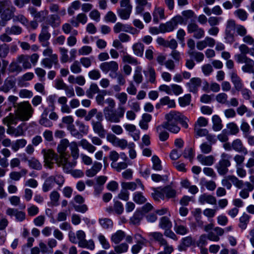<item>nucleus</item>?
<instances>
[{
  "label": "nucleus",
  "instance_id": "nucleus-1",
  "mask_svg": "<svg viewBox=\"0 0 254 254\" xmlns=\"http://www.w3.org/2000/svg\"><path fill=\"white\" fill-rule=\"evenodd\" d=\"M94 116L96 120H93L91 121L93 130L99 137L104 138L106 135V130L102 123L103 115L101 112L98 111L96 108L92 109L88 112V116L86 117L85 121H89Z\"/></svg>",
  "mask_w": 254,
  "mask_h": 254
},
{
  "label": "nucleus",
  "instance_id": "nucleus-2",
  "mask_svg": "<svg viewBox=\"0 0 254 254\" xmlns=\"http://www.w3.org/2000/svg\"><path fill=\"white\" fill-rule=\"evenodd\" d=\"M42 153L44 156V166L46 167L52 169L54 165L53 161L55 160L57 166L62 167L64 172L66 173L69 172L68 169L64 168V164L62 162L60 156L55 153L53 150L43 149L42 150Z\"/></svg>",
  "mask_w": 254,
  "mask_h": 254
},
{
  "label": "nucleus",
  "instance_id": "nucleus-3",
  "mask_svg": "<svg viewBox=\"0 0 254 254\" xmlns=\"http://www.w3.org/2000/svg\"><path fill=\"white\" fill-rule=\"evenodd\" d=\"M70 142L67 139H63L60 141V143L57 147L58 151L59 153V156L61 157L62 162L64 164V168L68 169L70 171L71 169L75 166V164L70 162L68 159L70 157L65 151L67 147H69Z\"/></svg>",
  "mask_w": 254,
  "mask_h": 254
},
{
  "label": "nucleus",
  "instance_id": "nucleus-4",
  "mask_svg": "<svg viewBox=\"0 0 254 254\" xmlns=\"http://www.w3.org/2000/svg\"><path fill=\"white\" fill-rule=\"evenodd\" d=\"M33 112L34 110L30 103L24 101L17 104L15 115L19 120L27 121L32 116Z\"/></svg>",
  "mask_w": 254,
  "mask_h": 254
},
{
  "label": "nucleus",
  "instance_id": "nucleus-5",
  "mask_svg": "<svg viewBox=\"0 0 254 254\" xmlns=\"http://www.w3.org/2000/svg\"><path fill=\"white\" fill-rule=\"evenodd\" d=\"M65 182L64 177L61 174H55L49 176L46 178L42 186V190L44 192H48L51 190L54 186V183L58 185L61 188Z\"/></svg>",
  "mask_w": 254,
  "mask_h": 254
},
{
  "label": "nucleus",
  "instance_id": "nucleus-6",
  "mask_svg": "<svg viewBox=\"0 0 254 254\" xmlns=\"http://www.w3.org/2000/svg\"><path fill=\"white\" fill-rule=\"evenodd\" d=\"M125 112V108L123 106H119L117 111L109 110L108 107L104 109L106 120L109 122L118 123L122 118Z\"/></svg>",
  "mask_w": 254,
  "mask_h": 254
},
{
  "label": "nucleus",
  "instance_id": "nucleus-7",
  "mask_svg": "<svg viewBox=\"0 0 254 254\" xmlns=\"http://www.w3.org/2000/svg\"><path fill=\"white\" fill-rule=\"evenodd\" d=\"M231 156L223 153L221 155V159L216 165L218 173L221 176L225 175L228 172V167L231 165L230 159Z\"/></svg>",
  "mask_w": 254,
  "mask_h": 254
},
{
  "label": "nucleus",
  "instance_id": "nucleus-8",
  "mask_svg": "<svg viewBox=\"0 0 254 254\" xmlns=\"http://www.w3.org/2000/svg\"><path fill=\"white\" fill-rule=\"evenodd\" d=\"M183 18L182 16H176L170 21L165 23L160 24V28L162 33L173 31L177 26L179 23H182Z\"/></svg>",
  "mask_w": 254,
  "mask_h": 254
},
{
  "label": "nucleus",
  "instance_id": "nucleus-9",
  "mask_svg": "<svg viewBox=\"0 0 254 254\" xmlns=\"http://www.w3.org/2000/svg\"><path fill=\"white\" fill-rule=\"evenodd\" d=\"M237 24L236 21L232 19H228L226 24V28L225 30V39L229 43L232 44L235 41L234 31Z\"/></svg>",
  "mask_w": 254,
  "mask_h": 254
},
{
  "label": "nucleus",
  "instance_id": "nucleus-10",
  "mask_svg": "<svg viewBox=\"0 0 254 254\" xmlns=\"http://www.w3.org/2000/svg\"><path fill=\"white\" fill-rule=\"evenodd\" d=\"M100 68L105 73H109V76L111 78H115L113 73H116L119 70V64L114 61L105 62L100 64Z\"/></svg>",
  "mask_w": 254,
  "mask_h": 254
},
{
  "label": "nucleus",
  "instance_id": "nucleus-11",
  "mask_svg": "<svg viewBox=\"0 0 254 254\" xmlns=\"http://www.w3.org/2000/svg\"><path fill=\"white\" fill-rule=\"evenodd\" d=\"M3 3L6 8L4 9L1 13V18L2 20L7 21L13 19L16 8L12 5L10 0H4Z\"/></svg>",
  "mask_w": 254,
  "mask_h": 254
},
{
  "label": "nucleus",
  "instance_id": "nucleus-12",
  "mask_svg": "<svg viewBox=\"0 0 254 254\" xmlns=\"http://www.w3.org/2000/svg\"><path fill=\"white\" fill-rule=\"evenodd\" d=\"M230 182L238 189H241L244 185L243 181L240 180L234 175H229L225 177L222 180V185L227 189H230L232 187V184Z\"/></svg>",
  "mask_w": 254,
  "mask_h": 254
},
{
  "label": "nucleus",
  "instance_id": "nucleus-13",
  "mask_svg": "<svg viewBox=\"0 0 254 254\" xmlns=\"http://www.w3.org/2000/svg\"><path fill=\"white\" fill-rule=\"evenodd\" d=\"M187 31L189 33H193V37L197 39L203 38L204 36V30L195 22H190L187 26Z\"/></svg>",
  "mask_w": 254,
  "mask_h": 254
},
{
  "label": "nucleus",
  "instance_id": "nucleus-14",
  "mask_svg": "<svg viewBox=\"0 0 254 254\" xmlns=\"http://www.w3.org/2000/svg\"><path fill=\"white\" fill-rule=\"evenodd\" d=\"M51 37V34L48 31V26L43 25L39 35V41L43 47H47L50 43L48 40Z\"/></svg>",
  "mask_w": 254,
  "mask_h": 254
},
{
  "label": "nucleus",
  "instance_id": "nucleus-15",
  "mask_svg": "<svg viewBox=\"0 0 254 254\" xmlns=\"http://www.w3.org/2000/svg\"><path fill=\"white\" fill-rule=\"evenodd\" d=\"M28 11L32 16L36 20L40 22L44 21L48 14V11L46 10L37 11L34 7H29Z\"/></svg>",
  "mask_w": 254,
  "mask_h": 254
},
{
  "label": "nucleus",
  "instance_id": "nucleus-16",
  "mask_svg": "<svg viewBox=\"0 0 254 254\" xmlns=\"http://www.w3.org/2000/svg\"><path fill=\"white\" fill-rule=\"evenodd\" d=\"M6 215L12 217L14 216L17 221L22 222L25 219L26 215L25 212L19 211L17 209L8 208L6 210Z\"/></svg>",
  "mask_w": 254,
  "mask_h": 254
},
{
  "label": "nucleus",
  "instance_id": "nucleus-17",
  "mask_svg": "<svg viewBox=\"0 0 254 254\" xmlns=\"http://www.w3.org/2000/svg\"><path fill=\"white\" fill-rule=\"evenodd\" d=\"M15 80L11 77H7L3 82L2 85L0 86V91L4 93H8L10 90L15 87Z\"/></svg>",
  "mask_w": 254,
  "mask_h": 254
},
{
  "label": "nucleus",
  "instance_id": "nucleus-18",
  "mask_svg": "<svg viewBox=\"0 0 254 254\" xmlns=\"http://www.w3.org/2000/svg\"><path fill=\"white\" fill-rule=\"evenodd\" d=\"M198 202L201 204L208 203L211 205L216 204V198L213 195L206 193L199 195L198 199Z\"/></svg>",
  "mask_w": 254,
  "mask_h": 254
},
{
  "label": "nucleus",
  "instance_id": "nucleus-19",
  "mask_svg": "<svg viewBox=\"0 0 254 254\" xmlns=\"http://www.w3.org/2000/svg\"><path fill=\"white\" fill-rule=\"evenodd\" d=\"M198 161L202 165L210 166L213 165L215 159L213 155L205 156L203 154H198L197 156Z\"/></svg>",
  "mask_w": 254,
  "mask_h": 254
},
{
  "label": "nucleus",
  "instance_id": "nucleus-20",
  "mask_svg": "<svg viewBox=\"0 0 254 254\" xmlns=\"http://www.w3.org/2000/svg\"><path fill=\"white\" fill-rule=\"evenodd\" d=\"M201 84V80L198 77H193L187 83L186 85L190 92L196 93Z\"/></svg>",
  "mask_w": 254,
  "mask_h": 254
},
{
  "label": "nucleus",
  "instance_id": "nucleus-21",
  "mask_svg": "<svg viewBox=\"0 0 254 254\" xmlns=\"http://www.w3.org/2000/svg\"><path fill=\"white\" fill-rule=\"evenodd\" d=\"M166 122L169 123H177L179 120L183 118V115L181 113L176 111H172L170 113L165 115Z\"/></svg>",
  "mask_w": 254,
  "mask_h": 254
},
{
  "label": "nucleus",
  "instance_id": "nucleus-22",
  "mask_svg": "<svg viewBox=\"0 0 254 254\" xmlns=\"http://www.w3.org/2000/svg\"><path fill=\"white\" fill-rule=\"evenodd\" d=\"M30 57L28 55H20L16 58L17 63L22 64V67L25 69H30L32 64L29 61Z\"/></svg>",
  "mask_w": 254,
  "mask_h": 254
},
{
  "label": "nucleus",
  "instance_id": "nucleus-23",
  "mask_svg": "<svg viewBox=\"0 0 254 254\" xmlns=\"http://www.w3.org/2000/svg\"><path fill=\"white\" fill-rule=\"evenodd\" d=\"M7 134L17 137L24 135V131L22 125H19L16 127H9L6 130Z\"/></svg>",
  "mask_w": 254,
  "mask_h": 254
},
{
  "label": "nucleus",
  "instance_id": "nucleus-24",
  "mask_svg": "<svg viewBox=\"0 0 254 254\" xmlns=\"http://www.w3.org/2000/svg\"><path fill=\"white\" fill-rule=\"evenodd\" d=\"M148 236L150 241L157 242L160 246L166 241L163 234L159 232H150L148 234Z\"/></svg>",
  "mask_w": 254,
  "mask_h": 254
},
{
  "label": "nucleus",
  "instance_id": "nucleus-25",
  "mask_svg": "<svg viewBox=\"0 0 254 254\" xmlns=\"http://www.w3.org/2000/svg\"><path fill=\"white\" fill-rule=\"evenodd\" d=\"M58 55H54L52 57L43 59L41 61V64L45 67L51 68L53 65H57L58 64Z\"/></svg>",
  "mask_w": 254,
  "mask_h": 254
},
{
  "label": "nucleus",
  "instance_id": "nucleus-26",
  "mask_svg": "<svg viewBox=\"0 0 254 254\" xmlns=\"http://www.w3.org/2000/svg\"><path fill=\"white\" fill-rule=\"evenodd\" d=\"M230 75L231 81L234 84L235 88L237 91H240L243 86L241 79L234 71L231 72Z\"/></svg>",
  "mask_w": 254,
  "mask_h": 254
},
{
  "label": "nucleus",
  "instance_id": "nucleus-27",
  "mask_svg": "<svg viewBox=\"0 0 254 254\" xmlns=\"http://www.w3.org/2000/svg\"><path fill=\"white\" fill-rule=\"evenodd\" d=\"M232 149L235 151L243 153L244 155L248 154V150L247 148L243 146L242 141L240 139H236L234 140L232 143Z\"/></svg>",
  "mask_w": 254,
  "mask_h": 254
},
{
  "label": "nucleus",
  "instance_id": "nucleus-28",
  "mask_svg": "<svg viewBox=\"0 0 254 254\" xmlns=\"http://www.w3.org/2000/svg\"><path fill=\"white\" fill-rule=\"evenodd\" d=\"M102 167V165L101 163L95 162L91 169L86 171L85 174L89 177H94L100 170H101Z\"/></svg>",
  "mask_w": 254,
  "mask_h": 254
},
{
  "label": "nucleus",
  "instance_id": "nucleus-29",
  "mask_svg": "<svg viewBox=\"0 0 254 254\" xmlns=\"http://www.w3.org/2000/svg\"><path fill=\"white\" fill-rule=\"evenodd\" d=\"M152 15L153 21L157 23L160 19H162L165 18L164 10L161 7H155Z\"/></svg>",
  "mask_w": 254,
  "mask_h": 254
},
{
  "label": "nucleus",
  "instance_id": "nucleus-30",
  "mask_svg": "<svg viewBox=\"0 0 254 254\" xmlns=\"http://www.w3.org/2000/svg\"><path fill=\"white\" fill-rule=\"evenodd\" d=\"M83 149L87 150L89 153H93L96 150V147L86 139H82L78 143Z\"/></svg>",
  "mask_w": 254,
  "mask_h": 254
},
{
  "label": "nucleus",
  "instance_id": "nucleus-31",
  "mask_svg": "<svg viewBox=\"0 0 254 254\" xmlns=\"http://www.w3.org/2000/svg\"><path fill=\"white\" fill-rule=\"evenodd\" d=\"M69 147L70 150L71 156L73 160H76L79 156V150L77 143L75 141L71 142Z\"/></svg>",
  "mask_w": 254,
  "mask_h": 254
},
{
  "label": "nucleus",
  "instance_id": "nucleus-32",
  "mask_svg": "<svg viewBox=\"0 0 254 254\" xmlns=\"http://www.w3.org/2000/svg\"><path fill=\"white\" fill-rule=\"evenodd\" d=\"M151 118L152 117L150 114H144L139 124L140 128L144 130L147 129L148 128V123L150 122Z\"/></svg>",
  "mask_w": 254,
  "mask_h": 254
},
{
  "label": "nucleus",
  "instance_id": "nucleus-33",
  "mask_svg": "<svg viewBox=\"0 0 254 254\" xmlns=\"http://www.w3.org/2000/svg\"><path fill=\"white\" fill-rule=\"evenodd\" d=\"M125 236L126 235L124 231L118 230L112 235L111 240L115 244H118L125 238Z\"/></svg>",
  "mask_w": 254,
  "mask_h": 254
},
{
  "label": "nucleus",
  "instance_id": "nucleus-34",
  "mask_svg": "<svg viewBox=\"0 0 254 254\" xmlns=\"http://www.w3.org/2000/svg\"><path fill=\"white\" fill-rule=\"evenodd\" d=\"M165 127L162 124L156 127V131L159 134V138L162 141H166L169 137V133L164 130Z\"/></svg>",
  "mask_w": 254,
  "mask_h": 254
},
{
  "label": "nucleus",
  "instance_id": "nucleus-35",
  "mask_svg": "<svg viewBox=\"0 0 254 254\" xmlns=\"http://www.w3.org/2000/svg\"><path fill=\"white\" fill-rule=\"evenodd\" d=\"M27 144V141L24 139H17L12 142L11 145V149L14 151H17L20 148H23Z\"/></svg>",
  "mask_w": 254,
  "mask_h": 254
},
{
  "label": "nucleus",
  "instance_id": "nucleus-36",
  "mask_svg": "<svg viewBox=\"0 0 254 254\" xmlns=\"http://www.w3.org/2000/svg\"><path fill=\"white\" fill-rule=\"evenodd\" d=\"M100 92V90L97 84L95 83H92L90 84L89 89L86 91V95L89 98H92L94 95Z\"/></svg>",
  "mask_w": 254,
  "mask_h": 254
},
{
  "label": "nucleus",
  "instance_id": "nucleus-37",
  "mask_svg": "<svg viewBox=\"0 0 254 254\" xmlns=\"http://www.w3.org/2000/svg\"><path fill=\"white\" fill-rule=\"evenodd\" d=\"M166 129L174 133H177L180 130V127L177 125V123L164 122L162 124Z\"/></svg>",
  "mask_w": 254,
  "mask_h": 254
},
{
  "label": "nucleus",
  "instance_id": "nucleus-38",
  "mask_svg": "<svg viewBox=\"0 0 254 254\" xmlns=\"http://www.w3.org/2000/svg\"><path fill=\"white\" fill-rule=\"evenodd\" d=\"M132 9L118 8L117 12L121 19L127 20L129 18Z\"/></svg>",
  "mask_w": 254,
  "mask_h": 254
},
{
  "label": "nucleus",
  "instance_id": "nucleus-39",
  "mask_svg": "<svg viewBox=\"0 0 254 254\" xmlns=\"http://www.w3.org/2000/svg\"><path fill=\"white\" fill-rule=\"evenodd\" d=\"M159 226L160 228L165 230L167 229H171L172 224L169 218L166 216H163L161 217L160 220Z\"/></svg>",
  "mask_w": 254,
  "mask_h": 254
},
{
  "label": "nucleus",
  "instance_id": "nucleus-40",
  "mask_svg": "<svg viewBox=\"0 0 254 254\" xmlns=\"http://www.w3.org/2000/svg\"><path fill=\"white\" fill-rule=\"evenodd\" d=\"M78 244L81 248H87L90 250H93L95 248L94 243L92 240L87 241L85 238L82 241H78Z\"/></svg>",
  "mask_w": 254,
  "mask_h": 254
},
{
  "label": "nucleus",
  "instance_id": "nucleus-41",
  "mask_svg": "<svg viewBox=\"0 0 254 254\" xmlns=\"http://www.w3.org/2000/svg\"><path fill=\"white\" fill-rule=\"evenodd\" d=\"M213 123V129L215 131L220 130L223 127L222 121L217 115H214L212 118Z\"/></svg>",
  "mask_w": 254,
  "mask_h": 254
},
{
  "label": "nucleus",
  "instance_id": "nucleus-42",
  "mask_svg": "<svg viewBox=\"0 0 254 254\" xmlns=\"http://www.w3.org/2000/svg\"><path fill=\"white\" fill-rule=\"evenodd\" d=\"M174 230L177 234L181 235H186L189 232V229L187 226L177 223L175 224Z\"/></svg>",
  "mask_w": 254,
  "mask_h": 254
},
{
  "label": "nucleus",
  "instance_id": "nucleus-43",
  "mask_svg": "<svg viewBox=\"0 0 254 254\" xmlns=\"http://www.w3.org/2000/svg\"><path fill=\"white\" fill-rule=\"evenodd\" d=\"M132 50L135 55L141 57L144 52V45L141 43H136L133 45Z\"/></svg>",
  "mask_w": 254,
  "mask_h": 254
},
{
  "label": "nucleus",
  "instance_id": "nucleus-44",
  "mask_svg": "<svg viewBox=\"0 0 254 254\" xmlns=\"http://www.w3.org/2000/svg\"><path fill=\"white\" fill-rule=\"evenodd\" d=\"M49 24L54 27H58L61 23V18L58 14H52L49 19Z\"/></svg>",
  "mask_w": 254,
  "mask_h": 254
},
{
  "label": "nucleus",
  "instance_id": "nucleus-45",
  "mask_svg": "<svg viewBox=\"0 0 254 254\" xmlns=\"http://www.w3.org/2000/svg\"><path fill=\"white\" fill-rule=\"evenodd\" d=\"M128 30V25H125L121 22H117L113 27V30L115 33H119L121 31L128 32H129Z\"/></svg>",
  "mask_w": 254,
  "mask_h": 254
},
{
  "label": "nucleus",
  "instance_id": "nucleus-46",
  "mask_svg": "<svg viewBox=\"0 0 254 254\" xmlns=\"http://www.w3.org/2000/svg\"><path fill=\"white\" fill-rule=\"evenodd\" d=\"M160 104L162 106L166 105L169 108L175 107L176 104L174 100L171 99L168 96H165L160 99Z\"/></svg>",
  "mask_w": 254,
  "mask_h": 254
},
{
  "label": "nucleus",
  "instance_id": "nucleus-47",
  "mask_svg": "<svg viewBox=\"0 0 254 254\" xmlns=\"http://www.w3.org/2000/svg\"><path fill=\"white\" fill-rule=\"evenodd\" d=\"M28 163L29 166L32 169L40 170L42 168V164L40 161L35 158H31L28 160Z\"/></svg>",
  "mask_w": 254,
  "mask_h": 254
},
{
  "label": "nucleus",
  "instance_id": "nucleus-48",
  "mask_svg": "<svg viewBox=\"0 0 254 254\" xmlns=\"http://www.w3.org/2000/svg\"><path fill=\"white\" fill-rule=\"evenodd\" d=\"M22 32V28L17 25H13L5 29V32L9 35H19Z\"/></svg>",
  "mask_w": 254,
  "mask_h": 254
},
{
  "label": "nucleus",
  "instance_id": "nucleus-49",
  "mask_svg": "<svg viewBox=\"0 0 254 254\" xmlns=\"http://www.w3.org/2000/svg\"><path fill=\"white\" fill-rule=\"evenodd\" d=\"M228 95L224 93H220L218 94L215 97L216 101L222 105H228L229 101L228 100Z\"/></svg>",
  "mask_w": 254,
  "mask_h": 254
},
{
  "label": "nucleus",
  "instance_id": "nucleus-50",
  "mask_svg": "<svg viewBox=\"0 0 254 254\" xmlns=\"http://www.w3.org/2000/svg\"><path fill=\"white\" fill-rule=\"evenodd\" d=\"M142 68L140 66H137L134 71L133 80L137 84H140L143 80V76L141 73Z\"/></svg>",
  "mask_w": 254,
  "mask_h": 254
},
{
  "label": "nucleus",
  "instance_id": "nucleus-51",
  "mask_svg": "<svg viewBox=\"0 0 254 254\" xmlns=\"http://www.w3.org/2000/svg\"><path fill=\"white\" fill-rule=\"evenodd\" d=\"M17 118L16 116H14L12 114H10L8 116L4 118L3 120V123L5 125H6L8 127H10L11 125H16L17 124Z\"/></svg>",
  "mask_w": 254,
  "mask_h": 254
},
{
  "label": "nucleus",
  "instance_id": "nucleus-52",
  "mask_svg": "<svg viewBox=\"0 0 254 254\" xmlns=\"http://www.w3.org/2000/svg\"><path fill=\"white\" fill-rule=\"evenodd\" d=\"M122 57L123 63H128L134 65H137L138 64L137 60L127 53H125Z\"/></svg>",
  "mask_w": 254,
  "mask_h": 254
},
{
  "label": "nucleus",
  "instance_id": "nucleus-53",
  "mask_svg": "<svg viewBox=\"0 0 254 254\" xmlns=\"http://www.w3.org/2000/svg\"><path fill=\"white\" fill-rule=\"evenodd\" d=\"M133 200L136 203L142 204L146 202V198L141 192L136 191L133 194Z\"/></svg>",
  "mask_w": 254,
  "mask_h": 254
},
{
  "label": "nucleus",
  "instance_id": "nucleus-54",
  "mask_svg": "<svg viewBox=\"0 0 254 254\" xmlns=\"http://www.w3.org/2000/svg\"><path fill=\"white\" fill-rule=\"evenodd\" d=\"M161 190L166 194V196L168 198H173L176 196V192L175 190L170 186L164 187L161 189Z\"/></svg>",
  "mask_w": 254,
  "mask_h": 254
},
{
  "label": "nucleus",
  "instance_id": "nucleus-55",
  "mask_svg": "<svg viewBox=\"0 0 254 254\" xmlns=\"http://www.w3.org/2000/svg\"><path fill=\"white\" fill-rule=\"evenodd\" d=\"M128 245L126 243H123L114 247V251L117 254H121L127 252Z\"/></svg>",
  "mask_w": 254,
  "mask_h": 254
},
{
  "label": "nucleus",
  "instance_id": "nucleus-56",
  "mask_svg": "<svg viewBox=\"0 0 254 254\" xmlns=\"http://www.w3.org/2000/svg\"><path fill=\"white\" fill-rule=\"evenodd\" d=\"M234 58L238 63L246 64L253 61L247 56V54H237L235 55Z\"/></svg>",
  "mask_w": 254,
  "mask_h": 254
},
{
  "label": "nucleus",
  "instance_id": "nucleus-57",
  "mask_svg": "<svg viewBox=\"0 0 254 254\" xmlns=\"http://www.w3.org/2000/svg\"><path fill=\"white\" fill-rule=\"evenodd\" d=\"M254 61L253 60L251 62H249L247 63H246L245 65H244L242 67V70L245 72L250 73H254Z\"/></svg>",
  "mask_w": 254,
  "mask_h": 254
},
{
  "label": "nucleus",
  "instance_id": "nucleus-58",
  "mask_svg": "<svg viewBox=\"0 0 254 254\" xmlns=\"http://www.w3.org/2000/svg\"><path fill=\"white\" fill-rule=\"evenodd\" d=\"M234 15L242 21H246L248 18V13L244 9H238L234 11Z\"/></svg>",
  "mask_w": 254,
  "mask_h": 254
},
{
  "label": "nucleus",
  "instance_id": "nucleus-59",
  "mask_svg": "<svg viewBox=\"0 0 254 254\" xmlns=\"http://www.w3.org/2000/svg\"><path fill=\"white\" fill-rule=\"evenodd\" d=\"M81 3L78 0H75L72 2L70 6L68 8V13L70 15H72L74 13V11L78 10L80 6Z\"/></svg>",
  "mask_w": 254,
  "mask_h": 254
},
{
  "label": "nucleus",
  "instance_id": "nucleus-60",
  "mask_svg": "<svg viewBox=\"0 0 254 254\" xmlns=\"http://www.w3.org/2000/svg\"><path fill=\"white\" fill-rule=\"evenodd\" d=\"M50 10L52 12H56L60 15L64 16L65 14L64 9H60L59 5L57 4L52 3L50 6Z\"/></svg>",
  "mask_w": 254,
  "mask_h": 254
},
{
  "label": "nucleus",
  "instance_id": "nucleus-61",
  "mask_svg": "<svg viewBox=\"0 0 254 254\" xmlns=\"http://www.w3.org/2000/svg\"><path fill=\"white\" fill-rule=\"evenodd\" d=\"M59 51L61 53V61L62 63H66L69 61V57L67 54L68 50L64 47L59 48Z\"/></svg>",
  "mask_w": 254,
  "mask_h": 254
},
{
  "label": "nucleus",
  "instance_id": "nucleus-62",
  "mask_svg": "<svg viewBox=\"0 0 254 254\" xmlns=\"http://www.w3.org/2000/svg\"><path fill=\"white\" fill-rule=\"evenodd\" d=\"M200 184L204 186L206 189L210 191L214 190L216 188L215 182L211 180L203 181L201 180Z\"/></svg>",
  "mask_w": 254,
  "mask_h": 254
},
{
  "label": "nucleus",
  "instance_id": "nucleus-63",
  "mask_svg": "<svg viewBox=\"0 0 254 254\" xmlns=\"http://www.w3.org/2000/svg\"><path fill=\"white\" fill-rule=\"evenodd\" d=\"M111 167L117 172H120L122 170L125 169L127 167V164L125 162L111 163Z\"/></svg>",
  "mask_w": 254,
  "mask_h": 254
},
{
  "label": "nucleus",
  "instance_id": "nucleus-64",
  "mask_svg": "<svg viewBox=\"0 0 254 254\" xmlns=\"http://www.w3.org/2000/svg\"><path fill=\"white\" fill-rule=\"evenodd\" d=\"M250 216L247 214H243V215L240 218V224L239 227L242 229H245L247 227V224L249 221Z\"/></svg>",
  "mask_w": 254,
  "mask_h": 254
}]
</instances>
